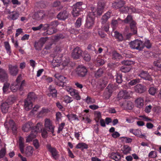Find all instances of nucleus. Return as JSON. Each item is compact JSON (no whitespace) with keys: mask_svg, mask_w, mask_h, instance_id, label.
<instances>
[{"mask_svg":"<svg viewBox=\"0 0 161 161\" xmlns=\"http://www.w3.org/2000/svg\"><path fill=\"white\" fill-rule=\"evenodd\" d=\"M106 6L104 2H99L97 3V10H103Z\"/></svg>","mask_w":161,"mask_h":161,"instance_id":"37","label":"nucleus"},{"mask_svg":"<svg viewBox=\"0 0 161 161\" xmlns=\"http://www.w3.org/2000/svg\"><path fill=\"white\" fill-rule=\"evenodd\" d=\"M140 80L139 78H136L131 80L129 82V84L131 86H133L140 82Z\"/></svg>","mask_w":161,"mask_h":161,"instance_id":"53","label":"nucleus"},{"mask_svg":"<svg viewBox=\"0 0 161 161\" xmlns=\"http://www.w3.org/2000/svg\"><path fill=\"white\" fill-rule=\"evenodd\" d=\"M76 147L78 149H87L88 148V146L85 143H80L76 145Z\"/></svg>","mask_w":161,"mask_h":161,"instance_id":"40","label":"nucleus"},{"mask_svg":"<svg viewBox=\"0 0 161 161\" xmlns=\"http://www.w3.org/2000/svg\"><path fill=\"white\" fill-rule=\"evenodd\" d=\"M9 108V104L8 103V101H7V102L3 103L1 106V109L2 112L3 113H7L8 110V109Z\"/></svg>","mask_w":161,"mask_h":161,"instance_id":"23","label":"nucleus"},{"mask_svg":"<svg viewBox=\"0 0 161 161\" xmlns=\"http://www.w3.org/2000/svg\"><path fill=\"white\" fill-rule=\"evenodd\" d=\"M58 25V22L57 20H55L51 22L50 24H49V27L51 26L53 28H55Z\"/></svg>","mask_w":161,"mask_h":161,"instance_id":"61","label":"nucleus"},{"mask_svg":"<svg viewBox=\"0 0 161 161\" xmlns=\"http://www.w3.org/2000/svg\"><path fill=\"white\" fill-rule=\"evenodd\" d=\"M66 90L71 96L74 97L76 100H78L80 99V97L77 90L74 89L70 87H67Z\"/></svg>","mask_w":161,"mask_h":161,"instance_id":"10","label":"nucleus"},{"mask_svg":"<svg viewBox=\"0 0 161 161\" xmlns=\"http://www.w3.org/2000/svg\"><path fill=\"white\" fill-rule=\"evenodd\" d=\"M131 69V68L130 66H126L123 65L121 67L120 70L122 72L126 73L129 72Z\"/></svg>","mask_w":161,"mask_h":161,"instance_id":"39","label":"nucleus"},{"mask_svg":"<svg viewBox=\"0 0 161 161\" xmlns=\"http://www.w3.org/2000/svg\"><path fill=\"white\" fill-rule=\"evenodd\" d=\"M74 133L75 137L77 140H79V137L82 136V133L81 131L75 132Z\"/></svg>","mask_w":161,"mask_h":161,"instance_id":"62","label":"nucleus"},{"mask_svg":"<svg viewBox=\"0 0 161 161\" xmlns=\"http://www.w3.org/2000/svg\"><path fill=\"white\" fill-rule=\"evenodd\" d=\"M6 153V150L5 148H2L0 150V158H3Z\"/></svg>","mask_w":161,"mask_h":161,"instance_id":"59","label":"nucleus"},{"mask_svg":"<svg viewBox=\"0 0 161 161\" xmlns=\"http://www.w3.org/2000/svg\"><path fill=\"white\" fill-rule=\"evenodd\" d=\"M133 20L132 17L130 15H128L126 18L124 20V22L125 23H128L129 22H131Z\"/></svg>","mask_w":161,"mask_h":161,"instance_id":"56","label":"nucleus"},{"mask_svg":"<svg viewBox=\"0 0 161 161\" xmlns=\"http://www.w3.org/2000/svg\"><path fill=\"white\" fill-rule=\"evenodd\" d=\"M50 93H48V96L49 97H53L55 98L57 97V91L55 88L51 85L49 86L48 88Z\"/></svg>","mask_w":161,"mask_h":161,"instance_id":"22","label":"nucleus"},{"mask_svg":"<svg viewBox=\"0 0 161 161\" xmlns=\"http://www.w3.org/2000/svg\"><path fill=\"white\" fill-rule=\"evenodd\" d=\"M156 60L153 62L154 65L160 69H161V53L156 54L155 55Z\"/></svg>","mask_w":161,"mask_h":161,"instance_id":"14","label":"nucleus"},{"mask_svg":"<svg viewBox=\"0 0 161 161\" xmlns=\"http://www.w3.org/2000/svg\"><path fill=\"white\" fill-rule=\"evenodd\" d=\"M135 91L137 92L142 93L144 92L146 90V87L141 84H137L135 86Z\"/></svg>","mask_w":161,"mask_h":161,"instance_id":"15","label":"nucleus"},{"mask_svg":"<svg viewBox=\"0 0 161 161\" xmlns=\"http://www.w3.org/2000/svg\"><path fill=\"white\" fill-rule=\"evenodd\" d=\"M56 30L54 28H49L47 31V34L48 35H50L55 32H56Z\"/></svg>","mask_w":161,"mask_h":161,"instance_id":"50","label":"nucleus"},{"mask_svg":"<svg viewBox=\"0 0 161 161\" xmlns=\"http://www.w3.org/2000/svg\"><path fill=\"white\" fill-rule=\"evenodd\" d=\"M114 36L115 38L119 41H122L123 40V37L122 35L119 33L117 31H114Z\"/></svg>","mask_w":161,"mask_h":161,"instance_id":"44","label":"nucleus"},{"mask_svg":"<svg viewBox=\"0 0 161 161\" xmlns=\"http://www.w3.org/2000/svg\"><path fill=\"white\" fill-rule=\"evenodd\" d=\"M135 103L137 108H142L144 105V99L142 97H139L136 100Z\"/></svg>","mask_w":161,"mask_h":161,"instance_id":"25","label":"nucleus"},{"mask_svg":"<svg viewBox=\"0 0 161 161\" xmlns=\"http://www.w3.org/2000/svg\"><path fill=\"white\" fill-rule=\"evenodd\" d=\"M44 125L45 128L47 131L51 132L53 136L55 135L53 134L55 126L53 125V123L51 120L49 119H45Z\"/></svg>","mask_w":161,"mask_h":161,"instance_id":"8","label":"nucleus"},{"mask_svg":"<svg viewBox=\"0 0 161 161\" xmlns=\"http://www.w3.org/2000/svg\"><path fill=\"white\" fill-rule=\"evenodd\" d=\"M45 15L43 11H38L35 13L33 17L35 19L39 20L43 19Z\"/></svg>","mask_w":161,"mask_h":161,"instance_id":"17","label":"nucleus"},{"mask_svg":"<svg viewBox=\"0 0 161 161\" xmlns=\"http://www.w3.org/2000/svg\"><path fill=\"white\" fill-rule=\"evenodd\" d=\"M115 87L116 86L113 84H109L107 86L106 89L107 90L108 92L112 93L113 91L115 89Z\"/></svg>","mask_w":161,"mask_h":161,"instance_id":"42","label":"nucleus"},{"mask_svg":"<svg viewBox=\"0 0 161 161\" xmlns=\"http://www.w3.org/2000/svg\"><path fill=\"white\" fill-rule=\"evenodd\" d=\"M102 11H92L87 15L86 23V27L90 28L92 27L94 23V19L96 16H100L102 13Z\"/></svg>","mask_w":161,"mask_h":161,"instance_id":"2","label":"nucleus"},{"mask_svg":"<svg viewBox=\"0 0 161 161\" xmlns=\"http://www.w3.org/2000/svg\"><path fill=\"white\" fill-rule=\"evenodd\" d=\"M54 77L58 80V81L65 83L66 78L62 75H59L58 74H55Z\"/></svg>","mask_w":161,"mask_h":161,"instance_id":"36","label":"nucleus"},{"mask_svg":"<svg viewBox=\"0 0 161 161\" xmlns=\"http://www.w3.org/2000/svg\"><path fill=\"white\" fill-rule=\"evenodd\" d=\"M123 153L125 154H127L130 153L131 151V149L129 146L126 145H124L122 149Z\"/></svg>","mask_w":161,"mask_h":161,"instance_id":"34","label":"nucleus"},{"mask_svg":"<svg viewBox=\"0 0 161 161\" xmlns=\"http://www.w3.org/2000/svg\"><path fill=\"white\" fill-rule=\"evenodd\" d=\"M75 72L78 76L83 78L87 75V70L84 66L79 65L76 69Z\"/></svg>","mask_w":161,"mask_h":161,"instance_id":"9","label":"nucleus"},{"mask_svg":"<svg viewBox=\"0 0 161 161\" xmlns=\"http://www.w3.org/2000/svg\"><path fill=\"white\" fill-rule=\"evenodd\" d=\"M109 24L108 23H106L104 25H103L101 27V29L107 32L108 34L110 35L112 34V33L109 31Z\"/></svg>","mask_w":161,"mask_h":161,"instance_id":"32","label":"nucleus"},{"mask_svg":"<svg viewBox=\"0 0 161 161\" xmlns=\"http://www.w3.org/2000/svg\"><path fill=\"white\" fill-rule=\"evenodd\" d=\"M104 31L102 30L101 29H99L98 31L99 35L102 38L105 37L106 36H107L106 34L104 33Z\"/></svg>","mask_w":161,"mask_h":161,"instance_id":"54","label":"nucleus"},{"mask_svg":"<svg viewBox=\"0 0 161 161\" xmlns=\"http://www.w3.org/2000/svg\"><path fill=\"white\" fill-rule=\"evenodd\" d=\"M9 86V84L8 83L4 84L3 88V91L4 93L6 92L8 90Z\"/></svg>","mask_w":161,"mask_h":161,"instance_id":"60","label":"nucleus"},{"mask_svg":"<svg viewBox=\"0 0 161 161\" xmlns=\"http://www.w3.org/2000/svg\"><path fill=\"white\" fill-rule=\"evenodd\" d=\"M109 157L115 161H119L121 158L120 154L118 152L112 153L109 155Z\"/></svg>","mask_w":161,"mask_h":161,"instance_id":"19","label":"nucleus"},{"mask_svg":"<svg viewBox=\"0 0 161 161\" xmlns=\"http://www.w3.org/2000/svg\"><path fill=\"white\" fill-rule=\"evenodd\" d=\"M64 37V36L61 34H57L54 37L53 40L55 41H58L61 39H63Z\"/></svg>","mask_w":161,"mask_h":161,"instance_id":"52","label":"nucleus"},{"mask_svg":"<svg viewBox=\"0 0 161 161\" xmlns=\"http://www.w3.org/2000/svg\"><path fill=\"white\" fill-rule=\"evenodd\" d=\"M130 133H132L135 136L138 137L140 136V134L141 133V130L138 129H130Z\"/></svg>","mask_w":161,"mask_h":161,"instance_id":"35","label":"nucleus"},{"mask_svg":"<svg viewBox=\"0 0 161 161\" xmlns=\"http://www.w3.org/2000/svg\"><path fill=\"white\" fill-rule=\"evenodd\" d=\"M122 58V56L119 53L114 51L112 54V58L114 60H118Z\"/></svg>","mask_w":161,"mask_h":161,"instance_id":"33","label":"nucleus"},{"mask_svg":"<svg viewBox=\"0 0 161 161\" xmlns=\"http://www.w3.org/2000/svg\"><path fill=\"white\" fill-rule=\"evenodd\" d=\"M121 63L122 64L127 66H129L130 65L134 64L133 61L129 59L122 61H121Z\"/></svg>","mask_w":161,"mask_h":161,"instance_id":"46","label":"nucleus"},{"mask_svg":"<svg viewBox=\"0 0 161 161\" xmlns=\"http://www.w3.org/2000/svg\"><path fill=\"white\" fill-rule=\"evenodd\" d=\"M139 76L144 80H148L150 81H152L153 79L147 71L144 70L141 71L139 75Z\"/></svg>","mask_w":161,"mask_h":161,"instance_id":"12","label":"nucleus"},{"mask_svg":"<svg viewBox=\"0 0 161 161\" xmlns=\"http://www.w3.org/2000/svg\"><path fill=\"white\" fill-rule=\"evenodd\" d=\"M73 10L75 9V10L76 9H79L80 10L81 9H84L86 8V5L83 4L82 2H77L73 6Z\"/></svg>","mask_w":161,"mask_h":161,"instance_id":"20","label":"nucleus"},{"mask_svg":"<svg viewBox=\"0 0 161 161\" xmlns=\"http://www.w3.org/2000/svg\"><path fill=\"white\" fill-rule=\"evenodd\" d=\"M116 77V82L119 84H120L123 81L122 80V75L120 74L116 73L115 75Z\"/></svg>","mask_w":161,"mask_h":161,"instance_id":"38","label":"nucleus"},{"mask_svg":"<svg viewBox=\"0 0 161 161\" xmlns=\"http://www.w3.org/2000/svg\"><path fill=\"white\" fill-rule=\"evenodd\" d=\"M25 81L24 80L21 81L20 85L17 84L16 83H14L10 86V88L13 92H15L18 90L20 92V94L22 95L24 93L25 88Z\"/></svg>","mask_w":161,"mask_h":161,"instance_id":"4","label":"nucleus"},{"mask_svg":"<svg viewBox=\"0 0 161 161\" xmlns=\"http://www.w3.org/2000/svg\"><path fill=\"white\" fill-rule=\"evenodd\" d=\"M4 47L6 50L7 53L9 55H10L12 50L8 42H4Z\"/></svg>","mask_w":161,"mask_h":161,"instance_id":"31","label":"nucleus"},{"mask_svg":"<svg viewBox=\"0 0 161 161\" xmlns=\"http://www.w3.org/2000/svg\"><path fill=\"white\" fill-rule=\"evenodd\" d=\"M24 141V139L23 137L20 136L19 137V147L21 152L22 153H24V148L25 147Z\"/></svg>","mask_w":161,"mask_h":161,"instance_id":"21","label":"nucleus"},{"mask_svg":"<svg viewBox=\"0 0 161 161\" xmlns=\"http://www.w3.org/2000/svg\"><path fill=\"white\" fill-rule=\"evenodd\" d=\"M36 98L34 93L30 92L28 94L27 98L24 100V108L26 110L29 111L32 108V102Z\"/></svg>","mask_w":161,"mask_h":161,"instance_id":"3","label":"nucleus"},{"mask_svg":"<svg viewBox=\"0 0 161 161\" xmlns=\"http://www.w3.org/2000/svg\"><path fill=\"white\" fill-rule=\"evenodd\" d=\"M82 51L79 47H76L73 50L72 53V57L74 59L80 58L82 56Z\"/></svg>","mask_w":161,"mask_h":161,"instance_id":"11","label":"nucleus"},{"mask_svg":"<svg viewBox=\"0 0 161 161\" xmlns=\"http://www.w3.org/2000/svg\"><path fill=\"white\" fill-rule=\"evenodd\" d=\"M9 124L13 134L15 135L17 132V128L15 123L13 120H10Z\"/></svg>","mask_w":161,"mask_h":161,"instance_id":"27","label":"nucleus"},{"mask_svg":"<svg viewBox=\"0 0 161 161\" xmlns=\"http://www.w3.org/2000/svg\"><path fill=\"white\" fill-rule=\"evenodd\" d=\"M66 11L60 12L57 15V18L60 20H65L67 18V14Z\"/></svg>","mask_w":161,"mask_h":161,"instance_id":"29","label":"nucleus"},{"mask_svg":"<svg viewBox=\"0 0 161 161\" xmlns=\"http://www.w3.org/2000/svg\"><path fill=\"white\" fill-rule=\"evenodd\" d=\"M130 47L132 49L141 51L144 48L143 42L138 39L131 41L129 43Z\"/></svg>","mask_w":161,"mask_h":161,"instance_id":"6","label":"nucleus"},{"mask_svg":"<svg viewBox=\"0 0 161 161\" xmlns=\"http://www.w3.org/2000/svg\"><path fill=\"white\" fill-rule=\"evenodd\" d=\"M110 14L111 12L108 11L102 16V23L103 24H105L108 18L110 17Z\"/></svg>","mask_w":161,"mask_h":161,"instance_id":"30","label":"nucleus"},{"mask_svg":"<svg viewBox=\"0 0 161 161\" xmlns=\"http://www.w3.org/2000/svg\"><path fill=\"white\" fill-rule=\"evenodd\" d=\"M9 18L13 20L17 19L19 15V13L15 11H13L12 12L9 11Z\"/></svg>","mask_w":161,"mask_h":161,"instance_id":"24","label":"nucleus"},{"mask_svg":"<svg viewBox=\"0 0 161 161\" xmlns=\"http://www.w3.org/2000/svg\"><path fill=\"white\" fill-rule=\"evenodd\" d=\"M103 73V69H99L95 73V76L96 78H98L102 76Z\"/></svg>","mask_w":161,"mask_h":161,"instance_id":"45","label":"nucleus"},{"mask_svg":"<svg viewBox=\"0 0 161 161\" xmlns=\"http://www.w3.org/2000/svg\"><path fill=\"white\" fill-rule=\"evenodd\" d=\"M81 25V19L80 18H79L76 20L75 25L76 28H79Z\"/></svg>","mask_w":161,"mask_h":161,"instance_id":"57","label":"nucleus"},{"mask_svg":"<svg viewBox=\"0 0 161 161\" xmlns=\"http://www.w3.org/2000/svg\"><path fill=\"white\" fill-rule=\"evenodd\" d=\"M43 46V45L39 41L38 42H35L34 47L35 49L36 50H41Z\"/></svg>","mask_w":161,"mask_h":161,"instance_id":"41","label":"nucleus"},{"mask_svg":"<svg viewBox=\"0 0 161 161\" xmlns=\"http://www.w3.org/2000/svg\"><path fill=\"white\" fill-rule=\"evenodd\" d=\"M152 108V106L151 105H149L146 107L144 111L146 113H149L151 112Z\"/></svg>","mask_w":161,"mask_h":161,"instance_id":"63","label":"nucleus"},{"mask_svg":"<svg viewBox=\"0 0 161 161\" xmlns=\"http://www.w3.org/2000/svg\"><path fill=\"white\" fill-rule=\"evenodd\" d=\"M63 98L64 102L67 103H70L73 101L72 98L68 96H65Z\"/></svg>","mask_w":161,"mask_h":161,"instance_id":"48","label":"nucleus"},{"mask_svg":"<svg viewBox=\"0 0 161 161\" xmlns=\"http://www.w3.org/2000/svg\"><path fill=\"white\" fill-rule=\"evenodd\" d=\"M33 150L32 147L28 146L26 147L25 151V153L27 157L31 156L33 153Z\"/></svg>","mask_w":161,"mask_h":161,"instance_id":"28","label":"nucleus"},{"mask_svg":"<svg viewBox=\"0 0 161 161\" xmlns=\"http://www.w3.org/2000/svg\"><path fill=\"white\" fill-rule=\"evenodd\" d=\"M144 47L145 46L147 48H149L151 47L152 44L150 41L147 39L145 40L144 43H143Z\"/></svg>","mask_w":161,"mask_h":161,"instance_id":"51","label":"nucleus"},{"mask_svg":"<svg viewBox=\"0 0 161 161\" xmlns=\"http://www.w3.org/2000/svg\"><path fill=\"white\" fill-rule=\"evenodd\" d=\"M65 125V123L64 122H62L59 124L58 130L57 131L58 133H60V132L63 130Z\"/></svg>","mask_w":161,"mask_h":161,"instance_id":"55","label":"nucleus"},{"mask_svg":"<svg viewBox=\"0 0 161 161\" xmlns=\"http://www.w3.org/2000/svg\"><path fill=\"white\" fill-rule=\"evenodd\" d=\"M157 90L156 88L151 87L149 88L148 90V92L150 94L153 96L156 93Z\"/></svg>","mask_w":161,"mask_h":161,"instance_id":"47","label":"nucleus"},{"mask_svg":"<svg viewBox=\"0 0 161 161\" xmlns=\"http://www.w3.org/2000/svg\"><path fill=\"white\" fill-rule=\"evenodd\" d=\"M87 49L89 52L94 54L95 53H97V50L95 48L94 46L91 44H89L88 45Z\"/></svg>","mask_w":161,"mask_h":161,"instance_id":"43","label":"nucleus"},{"mask_svg":"<svg viewBox=\"0 0 161 161\" xmlns=\"http://www.w3.org/2000/svg\"><path fill=\"white\" fill-rule=\"evenodd\" d=\"M111 94L112 93H109L107 92H105L103 93V95L104 97L106 99H108L111 96Z\"/></svg>","mask_w":161,"mask_h":161,"instance_id":"64","label":"nucleus"},{"mask_svg":"<svg viewBox=\"0 0 161 161\" xmlns=\"http://www.w3.org/2000/svg\"><path fill=\"white\" fill-rule=\"evenodd\" d=\"M8 75L6 72L0 67V80L3 82L7 81Z\"/></svg>","mask_w":161,"mask_h":161,"instance_id":"16","label":"nucleus"},{"mask_svg":"<svg viewBox=\"0 0 161 161\" xmlns=\"http://www.w3.org/2000/svg\"><path fill=\"white\" fill-rule=\"evenodd\" d=\"M46 147L51 153V157L55 160H58L59 157V154L57 149L54 147H52L51 145L49 144H47Z\"/></svg>","mask_w":161,"mask_h":161,"instance_id":"7","label":"nucleus"},{"mask_svg":"<svg viewBox=\"0 0 161 161\" xmlns=\"http://www.w3.org/2000/svg\"><path fill=\"white\" fill-rule=\"evenodd\" d=\"M157 156V153L155 151H152L150 152L148 154V157L150 158H154Z\"/></svg>","mask_w":161,"mask_h":161,"instance_id":"58","label":"nucleus"},{"mask_svg":"<svg viewBox=\"0 0 161 161\" xmlns=\"http://www.w3.org/2000/svg\"><path fill=\"white\" fill-rule=\"evenodd\" d=\"M61 60L60 58L59 59H57L56 57H54L52 62V65L53 68L59 66L60 65Z\"/></svg>","mask_w":161,"mask_h":161,"instance_id":"26","label":"nucleus"},{"mask_svg":"<svg viewBox=\"0 0 161 161\" xmlns=\"http://www.w3.org/2000/svg\"><path fill=\"white\" fill-rule=\"evenodd\" d=\"M124 2L121 0H118L112 4V7L113 8L117 9L120 8L121 10H136V8L133 7L124 6Z\"/></svg>","mask_w":161,"mask_h":161,"instance_id":"5","label":"nucleus"},{"mask_svg":"<svg viewBox=\"0 0 161 161\" xmlns=\"http://www.w3.org/2000/svg\"><path fill=\"white\" fill-rule=\"evenodd\" d=\"M33 125L32 122H29L25 124L22 127V130L25 132H27L30 129L32 130L30 134L26 137V142L32 141L33 139L36 137L38 132L40 131V129L41 130L42 126V123H38L35 126Z\"/></svg>","mask_w":161,"mask_h":161,"instance_id":"1","label":"nucleus"},{"mask_svg":"<svg viewBox=\"0 0 161 161\" xmlns=\"http://www.w3.org/2000/svg\"><path fill=\"white\" fill-rule=\"evenodd\" d=\"M8 70L9 73L13 76H16L18 74L19 69L17 65H8Z\"/></svg>","mask_w":161,"mask_h":161,"instance_id":"13","label":"nucleus"},{"mask_svg":"<svg viewBox=\"0 0 161 161\" xmlns=\"http://www.w3.org/2000/svg\"><path fill=\"white\" fill-rule=\"evenodd\" d=\"M95 120L97 123L99 122V120L101 118V113L99 112H97L95 113Z\"/></svg>","mask_w":161,"mask_h":161,"instance_id":"49","label":"nucleus"},{"mask_svg":"<svg viewBox=\"0 0 161 161\" xmlns=\"http://www.w3.org/2000/svg\"><path fill=\"white\" fill-rule=\"evenodd\" d=\"M136 24V23L135 21H132L130 25V31L134 35L137 33V28Z\"/></svg>","mask_w":161,"mask_h":161,"instance_id":"18","label":"nucleus"}]
</instances>
